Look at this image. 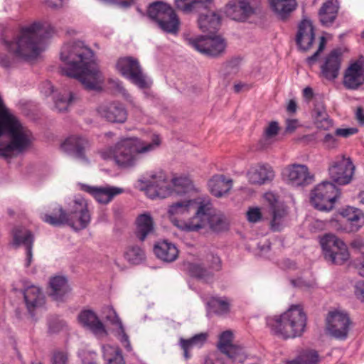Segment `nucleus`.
<instances>
[{"label":"nucleus","mask_w":364,"mask_h":364,"mask_svg":"<svg viewBox=\"0 0 364 364\" xmlns=\"http://www.w3.org/2000/svg\"><path fill=\"white\" fill-rule=\"evenodd\" d=\"M94 53L82 41L65 44L60 51V60L65 64L61 73L77 79L90 90H100L105 77L93 61Z\"/></svg>","instance_id":"1"},{"label":"nucleus","mask_w":364,"mask_h":364,"mask_svg":"<svg viewBox=\"0 0 364 364\" xmlns=\"http://www.w3.org/2000/svg\"><path fill=\"white\" fill-rule=\"evenodd\" d=\"M45 33V29L38 22L22 26L12 40L4 41L6 48L12 56L0 54V66L11 68L18 60L27 61L36 58L41 51V46Z\"/></svg>","instance_id":"2"},{"label":"nucleus","mask_w":364,"mask_h":364,"mask_svg":"<svg viewBox=\"0 0 364 364\" xmlns=\"http://www.w3.org/2000/svg\"><path fill=\"white\" fill-rule=\"evenodd\" d=\"M161 144V139L154 135L151 142L144 144L137 138H124L106 150L100 151L101 157L105 160L112 159L122 168H128L136 165L141 155L150 152Z\"/></svg>","instance_id":"3"},{"label":"nucleus","mask_w":364,"mask_h":364,"mask_svg":"<svg viewBox=\"0 0 364 364\" xmlns=\"http://www.w3.org/2000/svg\"><path fill=\"white\" fill-rule=\"evenodd\" d=\"M270 332L283 339L301 336L305 331L306 315L300 305H291L280 315L266 318Z\"/></svg>","instance_id":"4"},{"label":"nucleus","mask_w":364,"mask_h":364,"mask_svg":"<svg viewBox=\"0 0 364 364\" xmlns=\"http://www.w3.org/2000/svg\"><path fill=\"white\" fill-rule=\"evenodd\" d=\"M51 209L50 213H44L41 216L43 222L50 225L58 227L66 224L78 230L86 228L90 223V213L84 198L75 199L69 213L58 204H54Z\"/></svg>","instance_id":"5"},{"label":"nucleus","mask_w":364,"mask_h":364,"mask_svg":"<svg viewBox=\"0 0 364 364\" xmlns=\"http://www.w3.org/2000/svg\"><path fill=\"white\" fill-rule=\"evenodd\" d=\"M146 183V193L150 198H166L175 193L183 196L194 191L191 180L186 176L174 177L171 180L172 188L164 172L151 173Z\"/></svg>","instance_id":"6"},{"label":"nucleus","mask_w":364,"mask_h":364,"mask_svg":"<svg viewBox=\"0 0 364 364\" xmlns=\"http://www.w3.org/2000/svg\"><path fill=\"white\" fill-rule=\"evenodd\" d=\"M214 232H223L229 228V220L221 213L212 214L211 203L208 200H204L199 206L195 215L184 225V229L188 231H198L207 225Z\"/></svg>","instance_id":"7"},{"label":"nucleus","mask_w":364,"mask_h":364,"mask_svg":"<svg viewBox=\"0 0 364 364\" xmlns=\"http://www.w3.org/2000/svg\"><path fill=\"white\" fill-rule=\"evenodd\" d=\"M147 16L164 32L177 34L180 28V19L174 9L163 1H155L148 6Z\"/></svg>","instance_id":"8"},{"label":"nucleus","mask_w":364,"mask_h":364,"mask_svg":"<svg viewBox=\"0 0 364 364\" xmlns=\"http://www.w3.org/2000/svg\"><path fill=\"white\" fill-rule=\"evenodd\" d=\"M340 195L339 190L333 183L323 181L311 191L310 201L317 210L330 211Z\"/></svg>","instance_id":"9"},{"label":"nucleus","mask_w":364,"mask_h":364,"mask_svg":"<svg viewBox=\"0 0 364 364\" xmlns=\"http://www.w3.org/2000/svg\"><path fill=\"white\" fill-rule=\"evenodd\" d=\"M325 259L333 264L341 265L348 260L350 255L346 245L333 234H325L320 240Z\"/></svg>","instance_id":"10"},{"label":"nucleus","mask_w":364,"mask_h":364,"mask_svg":"<svg viewBox=\"0 0 364 364\" xmlns=\"http://www.w3.org/2000/svg\"><path fill=\"white\" fill-rule=\"evenodd\" d=\"M117 70L141 89L149 88L152 80L145 75L139 61L132 57L121 58L117 63Z\"/></svg>","instance_id":"11"},{"label":"nucleus","mask_w":364,"mask_h":364,"mask_svg":"<svg viewBox=\"0 0 364 364\" xmlns=\"http://www.w3.org/2000/svg\"><path fill=\"white\" fill-rule=\"evenodd\" d=\"M185 266L191 277L208 282L213 280L214 272L220 270L221 260L218 255L210 253L205 256V262H187Z\"/></svg>","instance_id":"12"},{"label":"nucleus","mask_w":364,"mask_h":364,"mask_svg":"<svg viewBox=\"0 0 364 364\" xmlns=\"http://www.w3.org/2000/svg\"><path fill=\"white\" fill-rule=\"evenodd\" d=\"M355 166L349 157L337 156L328 166V174L333 182L338 185L349 183L354 174Z\"/></svg>","instance_id":"13"},{"label":"nucleus","mask_w":364,"mask_h":364,"mask_svg":"<svg viewBox=\"0 0 364 364\" xmlns=\"http://www.w3.org/2000/svg\"><path fill=\"white\" fill-rule=\"evenodd\" d=\"M264 199L268 204L269 213L271 215V230L274 232L281 231L287 224L289 215L287 208L272 192L264 193Z\"/></svg>","instance_id":"14"},{"label":"nucleus","mask_w":364,"mask_h":364,"mask_svg":"<svg viewBox=\"0 0 364 364\" xmlns=\"http://www.w3.org/2000/svg\"><path fill=\"white\" fill-rule=\"evenodd\" d=\"M326 321V330L332 337L341 341L347 338L352 322L346 312L330 311Z\"/></svg>","instance_id":"15"},{"label":"nucleus","mask_w":364,"mask_h":364,"mask_svg":"<svg viewBox=\"0 0 364 364\" xmlns=\"http://www.w3.org/2000/svg\"><path fill=\"white\" fill-rule=\"evenodd\" d=\"M189 43L200 53L213 58L223 55L227 46L225 39L220 36H203L198 38L190 39Z\"/></svg>","instance_id":"16"},{"label":"nucleus","mask_w":364,"mask_h":364,"mask_svg":"<svg viewBox=\"0 0 364 364\" xmlns=\"http://www.w3.org/2000/svg\"><path fill=\"white\" fill-rule=\"evenodd\" d=\"M232 333L230 331L223 332L220 336L218 348L227 357L229 364H242L247 358L244 349L232 343Z\"/></svg>","instance_id":"17"},{"label":"nucleus","mask_w":364,"mask_h":364,"mask_svg":"<svg viewBox=\"0 0 364 364\" xmlns=\"http://www.w3.org/2000/svg\"><path fill=\"white\" fill-rule=\"evenodd\" d=\"M288 183L296 187L306 186L314 181V175L311 173L307 166L294 164L287 166L283 172Z\"/></svg>","instance_id":"18"},{"label":"nucleus","mask_w":364,"mask_h":364,"mask_svg":"<svg viewBox=\"0 0 364 364\" xmlns=\"http://www.w3.org/2000/svg\"><path fill=\"white\" fill-rule=\"evenodd\" d=\"M89 147V141L77 135L68 137L61 144V148L65 152L80 160L85 165L90 164V160L85 154V151Z\"/></svg>","instance_id":"19"},{"label":"nucleus","mask_w":364,"mask_h":364,"mask_svg":"<svg viewBox=\"0 0 364 364\" xmlns=\"http://www.w3.org/2000/svg\"><path fill=\"white\" fill-rule=\"evenodd\" d=\"M343 218L340 228L337 230L345 232H355L364 225L363 213L355 208L347 207L341 212Z\"/></svg>","instance_id":"20"},{"label":"nucleus","mask_w":364,"mask_h":364,"mask_svg":"<svg viewBox=\"0 0 364 364\" xmlns=\"http://www.w3.org/2000/svg\"><path fill=\"white\" fill-rule=\"evenodd\" d=\"M315 31L313 24L309 20H303L298 26L296 35V43L300 50H309L314 41Z\"/></svg>","instance_id":"21"},{"label":"nucleus","mask_w":364,"mask_h":364,"mask_svg":"<svg viewBox=\"0 0 364 364\" xmlns=\"http://www.w3.org/2000/svg\"><path fill=\"white\" fill-rule=\"evenodd\" d=\"M225 14L235 21H245L253 13L249 0H232L225 6Z\"/></svg>","instance_id":"22"},{"label":"nucleus","mask_w":364,"mask_h":364,"mask_svg":"<svg viewBox=\"0 0 364 364\" xmlns=\"http://www.w3.org/2000/svg\"><path fill=\"white\" fill-rule=\"evenodd\" d=\"M98 112L102 118L112 123H124L127 118L126 109L117 102L100 106Z\"/></svg>","instance_id":"23"},{"label":"nucleus","mask_w":364,"mask_h":364,"mask_svg":"<svg viewBox=\"0 0 364 364\" xmlns=\"http://www.w3.org/2000/svg\"><path fill=\"white\" fill-rule=\"evenodd\" d=\"M341 55L340 49H334L326 57L321 70L323 76L327 80H332L338 77L341 68Z\"/></svg>","instance_id":"24"},{"label":"nucleus","mask_w":364,"mask_h":364,"mask_svg":"<svg viewBox=\"0 0 364 364\" xmlns=\"http://www.w3.org/2000/svg\"><path fill=\"white\" fill-rule=\"evenodd\" d=\"M204 200L201 198H198L196 199H185L173 203L168 208V213L171 220H174L186 215L191 210H196V213L199 206L204 202Z\"/></svg>","instance_id":"25"},{"label":"nucleus","mask_w":364,"mask_h":364,"mask_svg":"<svg viewBox=\"0 0 364 364\" xmlns=\"http://www.w3.org/2000/svg\"><path fill=\"white\" fill-rule=\"evenodd\" d=\"M364 83V68L360 62H355L346 70L343 85L350 90H356Z\"/></svg>","instance_id":"26"},{"label":"nucleus","mask_w":364,"mask_h":364,"mask_svg":"<svg viewBox=\"0 0 364 364\" xmlns=\"http://www.w3.org/2000/svg\"><path fill=\"white\" fill-rule=\"evenodd\" d=\"M274 177L272 168L268 164L252 166L247 172L248 181L252 184L262 185L271 181Z\"/></svg>","instance_id":"27"},{"label":"nucleus","mask_w":364,"mask_h":364,"mask_svg":"<svg viewBox=\"0 0 364 364\" xmlns=\"http://www.w3.org/2000/svg\"><path fill=\"white\" fill-rule=\"evenodd\" d=\"M33 235L31 231L23 228H16L14 230V241L16 245H23L26 250V267H29L33 257L32 247Z\"/></svg>","instance_id":"28"},{"label":"nucleus","mask_w":364,"mask_h":364,"mask_svg":"<svg viewBox=\"0 0 364 364\" xmlns=\"http://www.w3.org/2000/svg\"><path fill=\"white\" fill-rule=\"evenodd\" d=\"M82 189L91 194L97 202L107 204L113 198L122 193V189L116 187H92L85 185Z\"/></svg>","instance_id":"29"},{"label":"nucleus","mask_w":364,"mask_h":364,"mask_svg":"<svg viewBox=\"0 0 364 364\" xmlns=\"http://www.w3.org/2000/svg\"><path fill=\"white\" fill-rule=\"evenodd\" d=\"M339 10L337 0H328L324 2L318 11V18L322 26L329 27L335 22Z\"/></svg>","instance_id":"30"},{"label":"nucleus","mask_w":364,"mask_h":364,"mask_svg":"<svg viewBox=\"0 0 364 364\" xmlns=\"http://www.w3.org/2000/svg\"><path fill=\"white\" fill-rule=\"evenodd\" d=\"M198 27L203 32L215 33L220 24V16L215 11L201 14L198 20Z\"/></svg>","instance_id":"31"},{"label":"nucleus","mask_w":364,"mask_h":364,"mask_svg":"<svg viewBox=\"0 0 364 364\" xmlns=\"http://www.w3.org/2000/svg\"><path fill=\"white\" fill-rule=\"evenodd\" d=\"M79 322L91 330L94 333H102L105 331L103 323L97 315L91 310H84L78 315Z\"/></svg>","instance_id":"32"},{"label":"nucleus","mask_w":364,"mask_h":364,"mask_svg":"<svg viewBox=\"0 0 364 364\" xmlns=\"http://www.w3.org/2000/svg\"><path fill=\"white\" fill-rule=\"evenodd\" d=\"M156 256L166 262H171L176 260L178 255L177 247L172 243L162 241L156 243L154 247Z\"/></svg>","instance_id":"33"},{"label":"nucleus","mask_w":364,"mask_h":364,"mask_svg":"<svg viewBox=\"0 0 364 364\" xmlns=\"http://www.w3.org/2000/svg\"><path fill=\"white\" fill-rule=\"evenodd\" d=\"M232 186V181L226 179L224 176H215L208 182L211 193L220 198L228 193Z\"/></svg>","instance_id":"34"},{"label":"nucleus","mask_w":364,"mask_h":364,"mask_svg":"<svg viewBox=\"0 0 364 364\" xmlns=\"http://www.w3.org/2000/svg\"><path fill=\"white\" fill-rule=\"evenodd\" d=\"M136 235L144 241L148 235L154 232V221L149 213H144L139 215L136 220Z\"/></svg>","instance_id":"35"},{"label":"nucleus","mask_w":364,"mask_h":364,"mask_svg":"<svg viewBox=\"0 0 364 364\" xmlns=\"http://www.w3.org/2000/svg\"><path fill=\"white\" fill-rule=\"evenodd\" d=\"M24 299L27 309L31 313L36 308L44 304V296L41 289L35 286L29 287L24 291Z\"/></svg>","instance_id":"36"},{"label":"nucleus","mask_w":364,"mask_h":364,"mask_svg":"<svg viewBox=\"0 0 364 364\" xmlns=\"http://www.w3.org/2000/svg\"><path fill=\"white\" fill-rule=\"evenodd\" d=\"M213 0H174L176 8L185 14L199 12L207 9Z\"/></svg>","instance_id":"37"},{"label":"nucleus","mask_w":364,"mask_h":364,"mask_svg":"<svg viewBox=\"0 0 364 364\" xmlns=\"http://www.w3.org/2000/svg\"><path fill=\"white\" fill-rule=\"evenodd\" d=\"M50 296L55 301H61L63 296L70 291L65 277H55L50 281Z\"/></svg>","instance_id":"38"},{"label":"nucleus","mask_w":364,"mask_h":364,"mask_svg":"<svg viewBox=\"0 0 364 364\" xmlns=\"http://www.w3.org/2000/svg\"><path fill=\"white\" fill-rule=\"evenodd\" d=\"M315 124L318 129L328 130L333 126L332 120L329 119L326 107L322 102H316L313 110Z\"/></svg>","instance_id":"39"},{"label":"nucleus","mask_w":364,"mask_h":364,"mask_svg":"<svg viewBox=\"0 0 364 364\" xmlns=\"http://www.w3.org/2000/svg\"><path fill=\"white\" fill-rule=\"evenodd\" d=\"M273 11L281 18L284 20L287 15L293 11L296 6L295 0H269Z\"/></svg>","instance_id":"40"},{"label":"nucleus","mask_w":364,"mask_h":364,"mask_svg":"<svg viewBox=\"0 0 364 364\" xmlns=\"http://www.w3.org/2000/svg\"><path fill=\"white\" fill-rule=\"evenodd\" d=\"M109 314L107 316V319L119 326L118 338L124 346V348L127 349V350H131V345L129 341V337L125 333L120 318L113 309H109Z\"/></svg>","instance_id":"41"},{"label":"nucleus","mask_w":364,"mask_h":364,"mask_svg":"<svg viewBox=\"0 0 364 364\" xmlns=\"http://www.w3.org/2000/svg\"><path fill=\"white\" fill-rule=\"evenodd\" d=\"M103 353L107 364H124L121 350L117 346L106 345L103 346Z\"/></svg>","instance_id":"42"},{"label":"nucleus","mask_w":364,"mask_h":364,"mask_svg":"<svg viewBox=\"0 0 364 364\" xmlns=\"http://www.w3.org/2000/svg\"><path fill=\"white\" fill-rule=\"evenodd\" d=\"M318 354L313 350H306L301 352L296 358L287 364H318Z\"/></svg>","instance_id":"43"},{"label":"nucleus","mask_w":364,"mask_h":364,"mask_svg":"<svg viewBox=\"0 0 364 364\" xmlns=\"http://www.w3.org/2000/svg\"><path fill=\"white\" fill-rule=\"evenodd\" d=\"M125 259L133 264H139L145 259V252L137 245L129 246L124 252Z\"/></svg>","instance_id":"44"},{"label":"nucleus","mask_w":364,"mask_h":364,"mask_svg":"<svg viewBox=\"0 0 364 364\" xmlns=\"http://www.w3.org/2000/svg\"><path fill=\"white\" fill-rule=\"evenodd\" d=\"M210 304L218 315H225L230 311V303L225 298H213Z\"/></svg>","instance_id":"45"},{"label":"nucleus","mask_w":364,"mask_h":364,"mask_svg":"<svg viewBox=\"0 0 364 364\" xmlns=\"http://www.w3.org/2000/svg\"><path fill=\"white\" fill-rule=\"evenodd\" d=\"M73 100L74 95L71 92L60 94L55 100V107L60 112H65Z\"/></svg>","instance_id":"46"},{"label":"nucleus","mask_w":364,"mask_h":364,"mask_svg":"<svg viewBox=\"0 0 364 364\" xmlns=\"http://www.w3.org/2000/svg\"><path fill=\"white\" fill-rule=\"evenodd\" d=\"M279 132V125L277 122H271L264 129V138L261 141L264 148L272 143V138L276 136Z\"/></svg>","instance_id":"47"},{"label":"nucleus","mask_w":364,"mask_h":364,"mask_svg":"<svg viewBox=\"0 0 364 364\" xmlns=\"http://www.w3.org/2000/svg\"><path fill=\"white\" fill-rule=\"evenodd\" d=\"M52 364H69L68 353L63 350H55L52 356Z\"/></svg>","instance_id":"48"},{"label":"nucleus","mask_w":364,"mask_h":364,"mask_svg":"<svg viewBox=\"0 0 364 364\" xmlns=\"http://www.w3.org/2000/svg\"><path fill=\"white\" fill-rule=\"evenodd\" d=\"M208 334L206 333H200L195 335L190 339H184L185 345L189 343L191 346H202L207 340Z\"/></svg>","instance_id":"49"},{"label":"nucleus","mask_w":364,"mask_h":364,"mask_svg":"<svg viewBox=\"0 0 364 364\" xmlns=\"http://www.w3.org/2000/svg\"><path fill=\"white\" fill-rule=\"evenodd\" d=\"M262 215L257 207L250 208L247 212V219L250 223H256L262 220Z\"/></svg>","instance_id":"50"},{"label":"nucleus","mask_w":364,"mask_h":364,"mask_svg":"<svg viewBox=\"0 0 364 364\" xmlns=\"http://www.w3.org/2000/svg\"><path fill=\"white\" fill-rule=\"evenodd\" d=\"M325 45L326 39L324 37H321L317 50L312 55L308 57L306 60L309 66L313 65L318 60V55L320 53L322 52L324 49Z\"/></svg>","instance_id":"51"},{"label":"nucleus","mask_w":364,"mask_h":364,"mask_svg":"<svg viewBox=\"0 0 364 364\" xmlns=\"http://www.w3.org/2000/svg\"><path fill=\"white\" fill-rule=\"evenodd\" d=\"M358 131V129L355 127L339 128L336 130L335 134L336 136L347 138L356 134Z\"/></svg>","instance_id":"52"},{"label":"nucleus","mask_w":364,"mask_h":364,"mask_svg":"<svg viewBox=\"0 0 364 364\" xmlns=\"http://www.w3.org/2000/svg\"><path fill=\"white\" fill-rule=\"evenodd\" d=\"M323 143L327 149H333L336 146V139L331 134H326L323 139Z\"/></svg>","instance_id":"53"},{"label":"nucleus","mask_w":364,"mask_h":364,"mask_svg":"<svg viewBox=\"0 0 364 364\" xmlns=\"http://www.w3.org/2000/svg\"><path fill=\"white\" fill-rule=\"evenodd\" d=\"M355 294L359 299L364 301V280L358 281L355 284Z\"/></svg>","instance_id":"54"},{"label":"nucleus","mask_w":364,"mask_h":364,"mask_svg":"<svg viewBox=\"0 0 364 364\" xmlns=\"http://www.w3.org/2000/svg\"><path fill=\"white\" fill-rule=\"evenodd\" d=\"M291 284L296 287L303 289H307L312 287L311 284L303 280L301 278H299L295 280H291Z\"/></svg>","instance_id":"55"},{"label":"nucleus","mask_w":364,"mask_h":364,"mask_svg":"<svg viewBox=\"0 0 364 364\" xmlns=\"http://www.w3.org/2000/svg\"><path fill=\"white\" fill-rule=\"evenodd\" d=\"M46 5L53 9H60L63 7L64 0H45Z\"/></svg>","instance_id":"56"},{"label":"nucleus","mask_w":364,"mask_h":364,"mask_svg":"<svg viewBox=\"0 0 364 364\" xmlns=\"http://www.w3.org/2000/svg\"><path fill=\"white\" fill-rule=\"evenodd\" d=\"M299 122L297 119H287L286 121V131L288 132H294L298 127Z\"/></svg>","instance_id":"57"},{"label":"nucleus","mask_w":364,"mask_h":364,"mask_svg":"<svg viewBox=\"0 0 364 364\" xmlns=\"http://www.w3.org/2000/svg\"><path fill=\"white\" fill-rule=\"evenodd\" d=\"M303 95L306 100L309 102L314 97L313 90L309 87L304 88L303 90Z\"/></svg>","instance_id":"58"},{"label":"nucleus","mask_w":364,"mask_h":364,"mask_svg":"<svg viewBox=\"0 0 364 364\" xmlns=\"http://www.w3.org/2000/svg\"><path fill=\"white\" fill-rule=\"evenodd\" d=\"M356 119L360 124H364V113L362 107H358L355 112Z\"/></svg>","instance_id":"59"},{"label":"nucleus","mask_w":364,"mask_h":364,"mask_svg":"<svg viewBox=\"0 0 364 364\" xmlns=\"http://www.w3.org/2000/svg\"><path fill=\"white\" fill-rule=\"evenodd\" d=\"M296 109L297 105L296 101L294 100H290L287 107V112L293 114L296 112Z\"/></svg>","instance_id":"60"},{"label":"nucleus","mask_w":364,"mask_h":364,"mask_svg":"<svg viewBox=\"0 0 364 364\" xmlns=\"http://www.w3.org/2000/svg\"><path fill=\"white\" fill-rule=\"evenodd\" d=\"M355 267L358 270V274L364 277V259L360 261H357L355 262Z\"/></svg>","instance_id":"61"},{"label":"nucleus","mask_w":364,"mask_h":364,"mask_svg":"<svg viewBox=\"0 0 364 364\" xmlns=\"http://www.w3.org/2000/svg\"><path fill=\"white\" fill-rule=\"evenodd\" d=\"M351 247L356 249H362L364 247V242L361 239H355L352 241Z\"/></svg>","instance_id":"62"},{"label":"nucleus","mask_w":364,"mask_h":364,"mask_svg":"<svg viewBox=\"0 0 364 364\" xmlns=\"http://www.w3.org/2000/svg\"><path fill=\"white\" fill-rule=\"evenodd\" d=\"M181 348H183V351H184V356L186 358H189V355L188 353V350L189 348H192L193 346H191L189 343H187L186 345H185L184 339H181Z\"/></svg>","instance_id":"63"},{"label":"nucleus","mask_w":364,"mask_h":364,"mask_svg":"<svg viewBox=\"0 0 364 364\" xmlns=\"http://www.w3.org/2000/svg\"><path fill=\"white\" fill-rule=\"evenodd\" d=\"M132 3V0H122L118 2V5L123 8H127L131 6Z\"/></svg>","instance_id":"64"}]
</instances>
